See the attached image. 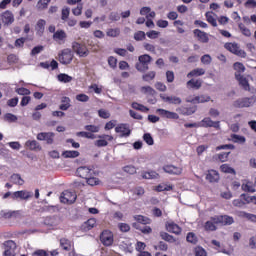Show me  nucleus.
Here are the masks:
<instances>
[{
  "mask_svg": "<svg viewBox=\"0 0 256 256\" xmlns=\"http://www.w3.org/2000/svg\"><path fill=\"white\" fill-rule=\"evenodd\" d=\"M155 71H150L142 76L143 81H153L155 79Z\"/></svg>",
  "mask_w": 256,
  "mask_h": 256,
  "instance_id": "49530a36",
  "label": "nucleus"
},
{
  "mask_svg": "<svg viewBox=\"0 0 256 256\" xmlns=\"http://www.w3.org/2000/svg\"><path fill=\"white\" fill-rule=\"evenodd\" d=\"M86 183L91 187H95V185H101V180H99L97 177L89 176L86 178Z\"/></svg>",
  "mask_w": 256,
  "mask_h": 256,
  "instance_id": "473e14b6",
  "label": "nucleus"
},
{
  "mask_svg": "<svg viewBox=\"0 0 256 256\" xmlns=\"http://www.w3.org/2000/svg\"><path fill=\"white\" fill-rule=\"evenodd\" d=\"M134 219L135 221L141 223L142 225H149V223H151V219L142 215H136L134 216Z\"/></svg>",
  "mask_w": 256,
  "mask_h": 256,
  "instance_id": "2f4dec72",
  "label": "nucleus"
},
{
  "mask_svg": "<svg viewBox=\"0 0 256 256\" xmlns=\"http://www.w3.org/2000/svg\"><path fill=\"white\" fill-rule=\"evenodd\" d=\"M206 19H207L208 23L212 24V27H217V20H215V18H213V15H211V13H209V12L206 13Z\"/></svg>",
  "mask_w": 256,
  "mask_h": 256,
  "instance_id": "13d9d810",
  "label": "nucleus"
},
{
  "mask_svg": "<svg viewBox=\"0 0 256 256\" xmlns=\"http://www.w3.org/2000/svg\"><path fill=\"white\" fill-rule=\"evenodd\" d=\"M49 3H51V0H39L37 7L38 9H47Z\"/></svg>",
  "mask_w": 256,
  "mask_h": 256,
  "instance_id": "603ef678",
  "label": "nucleus"
},
{
  "mask_svg": "<svg viewBox=\"0 0 256 256\" xmlns=\"http://www.w3.org/2000/svg\"><path fill=\"white\" fill-rule=\"evenodd\" d=\"M60 246L64 251H71V241L65 238L60 239Z\"/></svg>",
  "mask_w": 256,
  "mask_h": 256,
  "instance_id": "e433bc0d",
  "label": "nucleus"
},
{
  "mask_svg": "<svg viewBox=\"0 0 256 256\" xmlns=\"http://www.w3.org/2000/svg\"><path fill=\"white\" fill-rule=\"evenodd\" d=\"M61 103L62 104L59 106V109H61V111H67V109L71 107V99H69V97H62Z\"/></svg>",
  "mask_w": 256,
  "mask_h": 256,
  "instance_id": "cd10ccee",
  "label": "nucleus"
},
{
  "mask_svg": "<svg viewBox=\"0 0 256 256\" xmlns=\"http://www.w3.org/2000/svg\"><path fill=\"white\" fill-rule=\"evenodd\" d=\"M195 256H207V251L203 247L197 246L195 248Z\"/></svg>",
  "mask_w": 256,
  "mask_h": 256,
  "instance_id": "3c124183",
  "label": "nucleus"
},
{
  "mask_svg": "<svg viewBox=\"0 0 256 256\" xmlns=\"http://www.w3.org/2000/svg\"><path fill=\"white\" fill-rule=\"evenodd\" d=\"M224 47L225 49H227V51H230V53H233L238 57H242V58L247 57V53L244 50H241V48H239V45L235 43H226Z\"/></svg>",
  "mask_w": 256,
  "mask_h": 256,
  "instance_id": "7ed1b4c3",
  "label": "nucleus"
},
{
  "mask_svg": "<svg viewBox=\"0 0 256 256\" xmlns=\"http://www.w3.org/2000/svg\"><path fill=\"white\" fill-rule=\"evenodd\" d=\"M72 49L75 53H77V55H79V57H87V55H89V50L87 47L77 42H73Z\"/></svg>",
  "mask_w": 256,
  "mask_h": 256,
  "instance_id": "9d476101",
  "label": "nucleus"
},
{
  "mask_svg": "<svg viewBox=\"0 0 256 256\" xmlns=\"http://www.w3.org/2000/svg\"><path fill=\"white\" fill-rule=\"evenodd\" d=\"M96 223H97V221L95 220V218H90L88 221H86L84 223V227L88 231H91V229H93V227H95Z\"/></svg>",
  "mask_w": 256,
  "mask_h": 256,
  "instance_id": "ea45409f",
  "label": "nucleus"
},
{
  "mask_svg": "<svg viewBox=\"0 0 256 256\" xmlns=\"http://www.w3.org/2000/svg\"><path fill=\"white\" fill-rule=\"evenodd\" d=\"M234 222L233 217L227 215L222 216V225H233Z\"/></svg>",
  "mask_w": 256,
  "mask_h": 256,
  "instance_id": "de8ad7c7",
  "label": "nucleus"
},
{
  "mask_svg": "<svg viewBox=\"0 0 256 256\" xmlns=\"http://www.w3.org/2000/svg\"><path fill=\"white\" fill-rule=\"evenodd\" d=\"M142 179H159V174L155 171L143 172Z\"/></svg>",
  "mask_w": 256,
  "mask_h": 256,
  "instance_id": "7c9ffc66",
  "label": "nucleus"
},
{
  "mask_svg": "<svg viewBox=\"0 0 256 256\" xmlns=\"http://www.w3.org/2000/svg\"><path fill=\"white\" fill-rule=\"evenodd\" d=\"M138 63H136V69L140 73H145V71H149V63L153 61V57L149 54H143L138 57Z\"/></svg>",
  "mask_w": 256,
  "mask_h": 256,
  "instance_id": "f257e3e1",
  "label": "nucleus"
},
{
  "mask_svg": "<svg viewBox=\"0 0 256 256\" xmlns=\"http://www.w3.org/2000/svg\"><path fill=\"white\" fill-rule=\"evenodd\" d=\"M10 181L14 183V185H23V183H25V181L23 180V178H21V175L19 174H13L10 177Z\"/></svg>",
  "mask_w": 256,
  "mask_h": 256,
  "instance_id": "c756f323",
  "label": "nucleus"
},
{
  "mask_svg": "<svg viewBox=\"0 0 256 256\" xmlns=\"http://www.w3.org/2000/svg\"><path fill=\"white\" fill-rule=\"evenodd\" d=\"M4 120L8 121L9 123H15V121H17V117L15 114L7 113L4 116Z\"/></svg>",
  "mask_w": 256,
  "mask_h": 256,
  "instance_id": "5fc2aeb1",
  "label": "nucleus"
},
{
  "mask_svg": "<svg viewBox=\"0 0 256 256\" xmlns=\"http://www.w3.org/2000/svg\"><path fill=\"white\" fill-rule=\"evenodd\" d=\"M25 146L30 149V151H35V150H41V145H39V142L37 140H28L25 143Z\"/></svg>",
  "mask_w": 256,
  "mask_h": 256,
  "instance_id": "b1692460",
  "label": "nucleus"
},
{
  "mask_svg": "<svg viewBox=\"0 0 256 256\" xmlns=\"http://www.w3.org/2000/svg\"><path fill=\"white\" fill-rule=\"evenodd\" d=\"M94 145L96 147H107L109 143L105 140V138H100L99 140H96Z\"/></svg>",
  "mask_w": 256,
  "mask_h": 256,
  "instance_id": "bf43d9fd",
  "label": "nucleus"
},
{
  "mask_svg": "<svg viewBox=\"0 0 256 256\" xmlns=\"http://www.w3.org/2000/svg\"><path fill=\"white\" fill-rule=\"evenodd\" d=\"M121 30L119 28H110L106 31L107 37H119Z\"/></svg>",
  "mask_w": 256,
  "mask_h": 256,
  "instance_id": "f704fd0d",
  "label": "nucleus"
},
{
  "mask_svg": "<svg viewBox=\"0 0 256 256\" xmlns=\"http://www.w3.org/2000/svg\"><path fill=\"white\" fill-rule=\"evenodd\" d=\"M236 79H237V81H239L241 87H243V89L245 91L251 90V88L249 86V81H247V78L243 77V75L236 74Z\"/></svg>",
  "mask_w": 256,
  "mask_h": 256,
  "instance_id": "412c9836",
  "label": "nucleus"
},
{
  "mask_svg": "<svg viewBox=\"0 0 256 256\" xmlns=\"http://www.w3.org/2000/svg\"><path fill=\"white\" fill-rule=\"evenodd\" d=\"M199 127H214V129H221V125L219 121H213L211 118H204L201 122H199Z\"/></svg>",
  "mask_w": 256,
  "mask_h": 256,
  "instance_id": "9b49d317",
  "label": "nucleus"
},
{
  "mask_svg": "<svg viewBox=\"0 0 256 256\" xmlns=\"http://www.w3.org/2000/svg\"><path fill=\"white\" fill-rule=\"evenodd\" d=\"M222 173H230L232 175H235V169L231 168L228 164H223L220 166Z\"/></svg>",
  "mask_w": 256,
  "mask_h": 256,
  "instance_id": "37998d69",
  "label": "nucleus"
},
{
  "mask_svg": "<svg viewBox=\"0 0 256 256\" xmlns=\"http://www.w3.org/2000/svg\"><path fill=\"white\" fill-rule=\"evenodd\" d=\"M53 39L54 41H65V39H67V33H65L63 30H58L54 32Z\"/></svg>",
  "mask_w": 256,
  "mask_h": 256,
  "instance_id": "a878e982",
  "label": "nucleus"
},
{
  "mask_svg": "<svg viewBox=\"0 0 256 256\" xmlns=\"http://www.w3.org/2000/svg\"><path fill=\"white\" fill-rule=\"evenodd\" d=\"M173 189V186H169L167 184H160L157 186L156 191H171Z\"/></svg>",
  "mask_w": 256,
  "mask_h": 256,
  "instance_id": "052dcab7",
  "label": "nucleus"
},
{
  "mask_svg": "<svg viewBox=\"0 0 256 256\" xmlns=\"http://www.w3.org/2000/svg\"><path fill=\"white\" fill-rule=\"evenodd\" d=\"M60 201H61V203L71 205L75 201H77V194H75V192L66 190L61 194Z\"/></svg>",
  "mask_w": 256,
  "mask_h": 256,
  "instance_id": "20e7f679",
  "label": "nucleus"
},
{
  "mask_svg": "<svg viewBox=\"0 0 256 256\" xmlns=\"http://www.w3.org/2000/svg\"><path fill=\"white\" fill-rule=\"evenodd\" d=\"M211 56L209 54H205L201 57V63L204 65H211Z\"/></svg>",
  "mask_w": 256,
  "mask_h": 256,
  "instance_id": "338daca9",
  "label": "nucleus"
},
{
  "mask_svg": "<svg viewBox=\"0 0 256 256\" xmlns=\"http://www.w3.org/2000/svg\"><path fill=\"white\" fill-rule=\"evenodd\" d=\"M141 93H144V95H155V89L151 86H143L141 88Z\"/></svg>",
  "mask_w": 256,
  "mask_h": 256,
  "instance_id": "c03bdc74",
  "label": "nucleus"
},
{
  "mask_svg": "<svg viewBox=\"0 0 256 256\" xmlns=\"http://www.w3.org/2000/svg\"><path fill=\"white\" fill-rule=\"evenodd\" d=\"M4 256H15V249H17V244L13 240H8L4 242Z\"/></svg>",
  "mask_w": 256,
  "mask_h": 256,
  "instance_id": "1a4fd4ad",
  "label": "nucleus"
},
{
  "mask_svg": "<svg viewBox=\"0 0 256 256\" xmlns=\"http://www.w3.org/2000/svg\"><path fill=\"white\" fill-rule=\"evenodd\" d=\"M109 19L110 21H119L121 19V15L118 12H111Z\"/></svg>",
  "mask_w": 256,
  "mask_h": 256,
  "instance_id": "774afa93",
  "label": "nucleus"
},
{
  "mask_svg": "<svg viewBox=\"0 0 256 256\" xmlns=\"http://www.w3.org/2000/svg\"><path fill=\"white\" fill-rule=\"evenodd\" d=\"M58 81H60L61 83H71L73 81V77L67 74H59Z\"/></svg>",
  "mask_w": 256,
  "mask_h": 256,
  "instance_id": "4c0bfd02",
  "label": "nucleus"
},
{
  "mask_svg": "<svg viewBox=\"0 0 256 256\" xmlns=\"http://www.w3.org/2000/svg\"><path fill=\"white\" fill-rule=\"evenodd\" d=\"M123 171L125 173H129V175H135V173H137V169L134 166H131V165L125 166L123 168Z\"/></svg>",
  "mask_w": 256,
  "mask_h": 256,
  "instance_id": "6e6d98bb",
  "label": "nucleus"
},
{
  "mask_svg": "<svg viewBox=\"0 0 256 256\" xmlns=\"http://www.w3.org/2000/svg\"><path fill=\"white\" fill-rule=\"evenodd\" d=\"M100 241L105 247H111L113 245V232L104 230L100 235Z\"/></svg>",
  "mask_w": 256,
  "mask_h": 256,
  "instance_id": "423d86ee",
  "label": "nucleus"
},
{
  "mask_svg": "<svg viewBox=\"0 0 256 256\" xmlns=\"http://www.w3.org/2000/svg\"><path fill=\"white\" fill-rule=\"evenodd\" d=\"M201 75H205V69H203V68H196V69L190 71L187 74V77L189 79L191 77H201Z\"/></svg>",
  "mask_w": 256,
  "mask_h": 256,
  "instance_id": "bb28decb",
  "label": "nucleus"
},
{
  "mask_svg": "<svg viewBox=\"0 0 256 256\" xmlns=\"http://www.w3.org/2000/svg\"><path fill=\"white\" fill-rule=\"evenodd\" d=\"M76 100L81 103H87V101H89V96H87V94H78L76 95Z\"/></svg>",
  "mask_w": 256,
  "mask_h": 256,
  "instance_id": "0e129e2a",
  "label": "nucleus"
},
{
  "mask_svg": "<svg viewBox=\"0 0 256 256\" xmlns=\"http://www.w3.org/2000/svg\"><path fill=\"white\" fill-rule=\"evenodd\" d=\"M188 89H201V85H203V81L191 79L186 83Z\"/></svg>",
  "mask_w": 256,
  "mask_h": 256,
  "instance_id": "5701e85b",
  "label": "nucleus"
},
{
  "mask_svg": "<svg viewBox=\"0 0 256 256\" xmlns=\"http://www.w3.org/2000/svg\"><path fill=\"white\" fill-rule=\"evenodd\" d=\"M145 33L143 31H138L134 34L135 41H144L145 39Z\"/></svg>",
  "mask_w": 256,
  "mask_h": 256,
  "instance_id": "e2e57ef3",
  "label": "nucleus"
},
{
  "mask_svg": "<svg viewBox=\"0 0 256 256\" xmlns=\"http://www.w3.org/2000/svg\"><path fill=\"white\" fill-rule=\"evenodd\" d=\"M38 141H46L47 145H53L55 141V133L53 132H41L37 135Z\"/></svg>",
  "mask_w": 256,
  "mask_h": 256,
  "instance_id": "6e6552de",
  "label": "nucleus"
},
{
  "mask_svg": "<svg viewBox=\"0 0 256 256\" xmlns=\"http://www.w3.org/2000/svg\"><path fill=\"white\" fill-rule=\"evenodd\" d=\"M240 31L242 34H244L245 37H251V30H249V28L245 27V24L240 23L238 25Z\"/></svg>",
  "mask_w": 256,
  "mask_h": 256,
  "instance_id": "79ce46f5",
  "label": "nucleus"
},
{
  "mask_svg": "<svg viewBox=\"0 0 256 256\" xmlns=\"http://www.w3.org/2000/svg\"><path fill=\"white\" fill-rule=\"evenodd\" d=\"M132 108L136 109V111H142L143 113H147L149 111V108L143 106V104H139L137 102L132 103Z\"/></svg>",
  "mask_w": 256,
  "mask_h": 256,
  "instance_id": "58836bf2",
  "label": "nucleus"
},
{
  "mask_svg": "<svg viewBox=\"0 0 256 256\" xmlns=\"http://www.w3.org/2000/svg\"><path fill=\"white\" fill-rule=\"evenodd\" d=\"M186 241H188V243H192V245H197V236L195 235V233L189 232L187 234Z\"/></svg>",
  "mask_w": 256,
  "mask_h": 256,
  "instance_id": "a19ab883",
  "label": "nucleus"
},
{
  "mask_svg": "<svg viewBox=\"0 0 256 256\" xmlns=\"http://www.w3.org/2000/svg\"><path fill=\"white\" fill-rule=\"evenodd\" d=\"M206 231H217V226L210 220L205 223Z\"/></svg>",
  "mask_w": 256,
  "mask_h": 256,
  "instance_id": "09e8293b",
  "label": "nucleus"
},
{
  "mask_svg": "<svg viewBox=\"0 0 256 256\" xmlns=\"http://www.w3.org/2000/svg\"><path fill=\"white\" fill-rule=\"evenodd\" d=\"M177 113H180V115H193L197 111V108L195 107H190V108H185L183 106L178 107L176 109Z\"/></svg>",
  "mask_w": 256,
  "mask_h": 256,
  "instance_id": "aec40b11",
  "label": "nucleus"
},
{
  "mask_svg": "<svg viewBox=\"0 0 256 256\" xmlns=\"http://www.w3.org/2000/svg\"><path fill=\"white\" fill-rule=\"evenodd\" d=\"M58 61L62 63V65H69L71 61H73V54H71L70 49H64L62 52L58 55Z\"/></svg>",
  "mask_w": 256,
  "mask_h": 256,
  "instance_id": "39448f33",
  "label": "nucleus"
},
{
  "mask_svg": "<svg viewBox=\"0 0 256 256\" xmlns=\"http://www.w3.org/2000/svg\"><path fill=\"white\" fill-rule=\"evenodd\" d=\"M157 113L166 119H179V114L165 109H158Z\"/></svg>",
  "mask_w": 256,
  "mask_h": 256,
  "instance_id": "dca6fc26",
  "label": "nucleus"
},
{
  "mask_svg": "<svg viewBox=\"0 0 256 256\" xmlns=\"http://www.w3.org/2000/svg\"><path fill=\"white\" fill-rule=\"evenodd\" d=\"M231 139L233 143H245L246 141L245 136H239L237 134H232Z\"/></svg>",
  "mask_w": 256,
  "mask_h": 256,
  "instance_id": "a18cd8bd",
  "label": "nucleus"
},
{
  "mask_svg": "<svg viewBox=\"0 0 256 256\" xmlns=\"http://www.w3.org/2000/svg\"><path fill=\"white\" fill-rule=\"evenodd\" d=\"M154 249H159L160 251H167V249H169V246L167 245V243L160 241L158 246H154Z\"/></svg>",
  "mask_w": 256,
  "mask_h": 256,
  "instance_id": "69168bd1",
  "label": "nucleus"
},
{
  "mask_svg": "<svg viewBox=\"0 0 256 256\" xmlns=\"http://www.w3.org/2000/svg\"><path fill=\"white\" fill-rule=\"evenodd\" d=\"M47 22L45 20L40 19L36 24V31H38L39 35H43V31H45V25Z\"/></svg>",
  "mask_w": 256,
  "mask_h": 256,
  "instance_id": "72a5a7b5",
  "label": "nucleus"
},
{
  "mask_svg": "<svg viewBox=\"0 0 256 256\" xmlns=\"http://www.w3.org/2000/svg\"><path fill=\"white\" fill-rule=\"evenodd\" d=\"M143 139L147 145H153L155 143L153 137L149 133L144 134Z\"/></svg>",
  "mask_w": 256,
  "mask_h": 256,
  "instance_id": "680f3d73",
  "label": "nucleus"
},
{
  "mask_svg": "<svg viewBox=\"0 0 256 256\" xmlns=\"http://www.w3.org/2000/svg\"><path fill=\"white\" fill-rule=\"evenodd\" d=\"M98 115L99 117H101L102 119H109V117H111V114L109 113V111L105 110V109H100L98 111Z\"/></svg>",
  "mask_w": 256,
  "mask_h": 256,
  "instance_id": "4d7b16f0",
  "label": "nucleus"
},
{
  "mask_svg": "<svg viewBox=\"0 0 256 256\" xmlns=\"http://www.w3.org/2000/svg\"><path fill=\"white\" fill-rule=\"evenodd\" d=\"M31 197H33V192L26 190L16 191L12 194V199H23L27 201V199H31Z\"/></svg>",
  "mask_w": 256,
  "mask_h": 256,
  "instance_id": "ddd939ff",
  "label": "nucleus"
},
{
  "mask_svg": "<svg viewBox=\"0 0 256 256\" xmlns=\"http://www.w3.org/2000/svg\"><path fill=\"white\" fill-rule=\"evenodd\" d=\"M62 157L64 159H75L76 157H79V151L77 150H67L62 153Z\"/></svg>",
  "mask_w": 256,
  "mask_h": 256,
  "instance_id": "393cba45",
  "label": "nucleus"
},
{
  "mask_svg": "<svg viewBox=\"0 0 256 256\" xmlns=\"http://www.w3.org/2000/svg\"><path fill=\"white\" fill-rule=\"evenodd\" d=\"M69 13H71V9H69V7H65L62 9V21H67V19H69Z\"/></svg>",
  "mask_w": 256,
  "mask_h": 256,
  "instance_id": "864d4df0",
  "label": "nucleus"
},
{
  "mask_svg": "<svg viewBox=\"0 0 256 256\" xmlns=\"http://www.w3.org/2000/svg\"><path fill=\"white\" fill-rule=\"evenodd\" d=\"M194 35L198 37L200 43H209V35L199 29L194 30Z\"/></svg>",
  "mask_w": 256,
  "mask_h": 256,
  "instance_id": "f3484780",
  "label": "nucleus"
},
{
  "mask_svg": "<svg viewBox=\"0 0 256 256\" xmlns=\"http://www.w3.org/2000/svg\"><path fill=\"white\" fill-rule=\"evenodd\" d=\"M160 99H162L164 103H168L169 105H181L183 103L181 97L175 95L167 96L165 94H161Z\"/></svg>",
  "mask_w": 256,
  "mask_h": 256,
  "instance_id": "0eeeda50",
  "label": "nucleus"
},
{
  "mask_svg": "<svg viewBox=\"0 0 256 256\" xmlns=\"http://www.w3.org/2000/svg\"><path fill=\"white\" fill-rule=\"evenodd\" d=\"M165 173H169L170 175H181L182 169L179 167H175L173 165H167L163 167Z\"/></svg>",
  "mask_w": 256,
  "mask_h": 256,
  "instance_id": "a211bd4d",
  "label": "nucleus"
},
{
  "mask_svg": "<svg viewBox=\"0 0 256 256\" xmlns=\"http://www.w3.org/2000/svg\"><path fill=\"white\" fill-rule=\"evenodd\" d=\"M85 131H89V133H99V126L95 125H86L84 127Z\"/></svg>",
  "mask_w": 256,
  "mask_h": 256,
  "instance_id": "8fccbe9b",
  "label": "nucleus"
},
{
  "mask_svg": "<svg viewBox=\"0 0 256 256\" xmlns=\"http://www.w3.org/2000/svg\"><path fill=\"white\" fill-rule=\"evenodd\" d=\"M2 23L4 25H12L15 22V16L13 12L6 10L4 13L1 14Z\"/></svg>",
  "mask_w": 256,
  "mask_h": 256,
  "instance_id": "f8f14e48",
  "label": "nucleus"
},
{
  "mask_svg": "<svg viewBox=\"0 0 256 256\" xmlns=\"http://www.w3.org/2000/svg\"><path fill=\"white\" fill-rule=\"evenodd\" d=\"M160 237L161 239H163L164 241H167L168 243H175V237H173L172 235H169V233L166 232H160Z\"/></svg>",
  "mask_w": 256,
  "mask_h": 256,
  "instance_id": "c9c22d12",
  "label": "nucleus"
},
{
  "mask_svg": "<svg viewBox=\"0 0 256 256\" xmlns=\"http://www.w3.org/2000/svg\"><path fill=\"white\" fill-rule=\"evenodd\" d=\"M206 179L210 183H217L219 181V172L215 170H210L206 175Z\"/></svg>",
  "mask_w": 256,
  "mask_h": 256,
  "instance_id": "6ab92c4d",
  "label": "nucleus"
},
{
  "mask_svg": "<svg viewBox=\"0 0 256 256\" xmlns=\"http://www.w3.org/2000/svg\"><path fill=\"white\" fill-rule=\"evenodd\" d=\"M116 133H120V137H129L131 135V129L127 124H120L115 128Z\"/></svg>",
  "mask_w": 256,
  "mask_h": 256,
  "instance_id": "2eb2a0df",
  "label": "nucleus"
},
{
  "mask_svg": "<svg viewBox=\"0 0 256 256\" xmlns=\"http://www.w3.org/2000/svg\"><path fill=\"white\" fill-rule=\"evenodd\" d=\"M234 69H235V77L237 78V75H241V73H245V65L241 62L234 63Z\"/></svg>",
  "mask_w": 256,
  "mask_h": 256,
  "instance_id": "c85d7f7f",
  "label": "nucleus"
},
{
  "mask_svg": "<svg viewBox=\"0 0 256 256\" xmlns=\"http://www.w3.org/2000/svg\"><path fill=\"white\" fill-rule=\"evenodd\" d=\"M256 97H245V98H239L238 100L233 102V107H236L238 109H243V107H251V105H255Z\"/></svg>",
  "mask_w": 256,
  "mask_h": 256,
  "instance_id": "f03ea898",
  "label": "nucleus"
},
{
  "mask_svg": "<svg viewBox=\"0 0 256 256\" xmlns=\"http://www.w3.org/2000/svg\"><path fill=\"white\" fill-rule=\"evenodd\" d=\"M166 229L169 231V233H175V235H179L181 233V228L179 225L171 222L166 224Z\"/></svg>",
  "mask_w": 256,
  "mask_h": 256,
  "instance_id": "4be33fe9",
  "label": "nucleus"
},
{
  "mask_svg": "<svg viewBox=\"0 0 256 256\" xmlns=\"http://www.w3.org/2000/svg\"><path fill=\"white\" fill-rule=\"evenodd\" d=\"M77 175L82 179H89L93 175V170L89 169L87 166H81L76 171Z\"/></svg>",
  "mask_w": 256,
  "mask_h": 256,
  "instance_id": "4468645a",
  "label": "nucleus"
}]
</instances>
